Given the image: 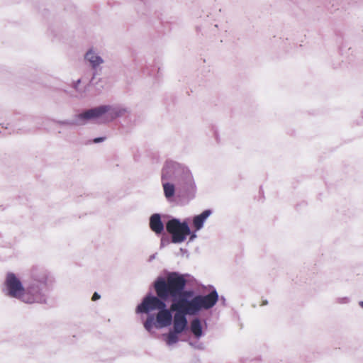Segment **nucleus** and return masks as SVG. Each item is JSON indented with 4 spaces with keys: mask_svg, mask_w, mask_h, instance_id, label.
<instances>
[{
    "mask_svg": "<svg viewBox=\"0 0 363 363\" xmlns=\"http://www.w3.org/2000/svg\"><path fill=\"white\" fill-rule=\"evenodd\" d=\"M186 280L184 275L177 272L169 273L166 279L159 277L154 283V289L157 296H147L142 303L138 306V313H149L150 311L163 309L166 308L164 301L169 298L189 296L191 294L190 291H184Z\"/></svg>",
    "mask_w": 363,
    "mask_h": 363,
    "instance_id": "obj_1",
    "label": "nucleus"
},
{
    "mask_svg": "<svg viewBox=\"0 0 363 363\" xmlns=\"http://www.w3.org/2000/svg\"><path fill=\"white\" fill-rule=\"evenodd\" d=\"M191 295L192 294L188 297ZM186 297L181 296L177 301L173 302L172 309H184L189 315H195L201 309L211 308L218 300V293L215 290L206 296H196L191 300H188Z\"/></svg>",
    "mask_w": 363,
    "mask_h": 363,
    "instance_id": "obj_2",
    "label": "nucleus"
},
{
    "mask_svg": "<svg viewBox=\"0 0 363 363\" xmlns=\"http://www.w3.org/2000/svg\"><path fill=\"white\" fill-rule=\"evenodd\" d=\"M167 231L172 235L174 243L184 241L186 237L190 234V229L186 223H180L177 219H172L166 224Z\"/></svg>",
    "mask_w": 363,
    "mask_h": 363,
    "instance_id": "obj_3",
    "label": "nucleus"
},
{
    "mask_svg": "<svg viewBox=\"0 0 363 363\" xmlns=\"http://www.w3.org/2000/svg\"><path fill=\"white\" fill-rule=\"evenodd\" d=\"M5 285L8 290V294L11 297L21 298L24 294L25 290L21 281L13 273L7 274Z\"/></svg>",
    "mask_w": 363,
    "mask_h": 363,
    "instance_id": "obj_4",
    "label": "nucleus"
},
{
    "mask_svg": "<svg viewBox=\"0 0 363 363\" xmlns=\"http://www.w3.org/2000/svg\"><path fill=\"white\" fill-rule=\"evenodd\" d=\"M111 107L109 106H101L79 114L77 118L83 121L100 118L105 113H108Z\"/></svg>",
    "mask_w": 363,
    "mask_h": 363,
    "instance_id": "obj_5",
    "label": "nucleus"
},
{
    "mask_svg": "<svg viewBox=\"0 0 363 363\" xmlns=\"http://www.w3.org/2000/svg\"><path fill=\"white\" fill-rule=\"evenodd\" d=\"M170 308H172V305L170 306ZM171 311H176L173 320L174 331L176 333H182L187 326V320L185 315L189 314L185 313L184 309H171Z\"/></svg>",
    "mask_w": 363,
    "mask_h": 363,
    "instance_id": "obj_6",
    "label": "nucleus"
},
{
    "mask_svg": "<svg viewBox=\"0 0 363 363\" xmlns=\"http://www.w3.org/2000/svg\"><path fill=\"white\" fill-rule=\"evenodd\" d=\"M172 311L171 308L168 310L166 308L159 310L156 315V320L160 327H166L171 324L172 320Z\"/></svg>",
    "mask_w": 363,
    "mask_h": 363,
    "instance_id": "obj_7",
    "label": "nucleus"
},
{
    "mask_svg": "<svg viewBox=\"0 0 363 363\" xmlns=\"http://www.w3.org/2000/svg\"><path fill=\"white\" fill-rule=\"evenodd\" d=\"M150 229L157 234H160L164 230V225L161 221L160 216L157 213L153 214L150 219Z\"/></svg>",
    "mask_w": 363,
    "mask_h": 363,
    "instance_id": "obj_8",
    "label": "nucleus"
},
{
    "mask_svg": "<svg viewBox=\"0 0 363 363\" xmlns=\"http://www.w3.org/2000/svg\"><path fill=\"white\" fill-rule=\"evenodd\" d=\"M211 214V210H205L201 214L196 216L193 219V224L196 230L201 229L203 227L204 221Z\"/></svg>",
    "mask_w": 363,
    "mask_h": 363,
    "instance_id": "obj_9",
    "label": "nucleus"
},
{
    "mask_svg": "<svg viewBox=\"0 0 363 363\" xmlns=\"http://www.w3.org/2000/svg\"><path fill=\"white\" fill-rule=\"evenodd\" d=\"M85 57L91 64L93 67H96L103 62V60L99 56L95 55L92 50L88 51Z\"/></svg>",
    "mask_w": 363,
    "mask_h": 363,
    "instance_id": "obj_10",
    "label": "nucleus"
},
{
    "mask_svg": "<svg viewBox=\"0 0 363 363\" xmlns=\"http://www.w3.org/2000/svg\"><path fill=\"white\" fill-rule=\"evenodd\" d=\"M191 330L194 336L197 338L202 335V327L199 319L195 318L191 321Z\"/></svg>",
    "mask_w": 363,
    "mask_h": 363,
    "instance_id": "obj_11",
    "label": "nucleus"
},
{
    "mask_svg": "<svg viewBox=\"0 0 363 363\" xmlns=\"http://www.w3.org/2000/svg\"><path fill=\"white\" fill-rule=\"evenodd\" d=\"M164 193L166 198L169 199L174 194L175 188L174 184L171 183L163 184Z\"/></svg>",
    "mask_w": 363,
    "mask_h": 363,
    "instance_id": "obj_12",
    "label": "nucleus"
},
{
    "mask_svg": "<svg viewBox=\"0 0 363 363\" xmlns=\"http://www.w3.org/2000/svg\"><path fill=\"white\" fill-rule=\"evenodd\" d=\"M177 334L178 333H176L174 331L170 332L167 335V343L168 345H172L174 343H176L178 341Z\"/></svg>",
    "mask_w": 363,
    "mask_h": 363,
    "instance_id": "obj_13",
    "label": "nucleus"
},
{
    "mask_svg": "<svg viewBox=\"0 0 363 363\" xmlns=\"http://www.w3.org/2000/svg\"><path fill=\"white\" fill-rule=\"evenodd\" d=\"M152 325H153V320L152 318H149L145 320V322L144 323V327L145 328L146 330L150 331L152 328Z\"/></svg>",
    "mask_w": 363,
    "mask_h": 363,
    "instance_id": "obj_14",
    "label": "nucleus"
},
{
    "mask_svg": "<svg viewBox=\"0 0 363 363\" xmlns=\"http://www.w3.org/2000/svg\"><path fill=\"white\" fill-rule=\"evenodd\" d=\"M99 298H100V295H99L97 292H95V293L93 294L92 297H91V300H92L93 301H96V300H99Z\"/></svg>",
    "mask_w": 363,
    "mask_h": 363,
    "instance_id": "obj_15",
    "label": "nucleus"
},
{
    "mask_svg": "<svg viewBox=\"0 0 363 363\" xmlns=\"http://www.w3.org/2000/svg\"><path fill=\"white\" fill-rule=\"evenodd\" d=\"M104 140H105V138H103V137L96 138L94 139L93 142L94 143H98L104 141Z\"/></svg>",
    "mask_w": 363,
    "mask_h": 363,
    "instance_id": "obj_16",
    "label": "nucleus"
},
{
    "mask_svg": "<svg viewBox=\"0 0 363 363\" xmlns=\"http://www.w3.org/2000/svg\"><path fill=\"white\" fill-rule=\"evenodd\" d=\"M359 305H360V306L363 308V301H361V302L359 303Z\"/></svg>",
    "mask_w": 363,
    "mask_h": 363,
    "instance_id": "obj_17",
    "label": "nucleus"
},
{
    "mask_svg": "<svg viewBox=\"0 0 363 363\" xmlns=\"http://www.w3.org/2000/svg\"><path fill=\"white\" fill-rule=\"evenodd\" d=\"M267 301H263V303L262 305L263 306V305H267Z\"/></svg>",
    "mask_w": 363,
    "mask_h": 363,
    "instance_id": "obj_18",
    "label": "nucleus"
}]
</instances>
